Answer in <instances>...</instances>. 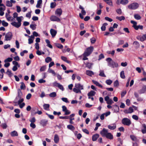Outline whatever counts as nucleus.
<instances>
[{"mask_svg":"<svg viewBox=\"0 0 146 146\" xmlns=\"http://www.w3.org/2000/svg\"><path fill=\"white\" fill-rule=\"evenodd\" d=\"M129 1L128 0H121V4L123 5H125L127 4Z\"/></svg>","mask_w":146,"mask_h":146,"instance_id":"46","label":"nucleus"},{"mask_svg":"<svg viewBox=\"0 0 146 146\" xmlns=\"http://www.w3.org/2000/svg\"><path fill=\"white\" fill-rule=\"evenodd\" d=\"M6 5L7 7H11L12 6V4L11 1H6Z\"/></svg>","mask_w":146,"mask_h":146,"instance_id":"52","label":"nucleus"},{"mask_svg":"<svg viewBox=\"0 0 146 146\" xmlns=\"http://www.w3.org/2000/svg\"><path fill=\"white\" fill-rule=\"evenodd\" d=\"M11 24L12 26L17 28H19L21 25V24L15 21L12 22L11 23Z\"/></svg>","mask_w":146,"mask_h":146,"instance_id":"10","label":"nucleus"},{"mask_svg":"<svg viewBox=\"0 0 146 146\" xmlns=\"http://www.w3.org/2000/svg\"><path fill=\"white\" fill-rule=\"evenodd\" d=\"M12 63L14 65V66H17L18 68L20 67V65L18 64V62L16 61H13Z\"/></svg>","mask_w":146,"mask_h":146,"instance_id":"53","label":"nucleus"},{"mask_svg":"<svg viewBox=\"0 0 146 146\" xmlns=\"http://www.w3.org/2000/svg\"><path fill=\"white\" fill-rule=\"evenodd\" d=\"M86 74L90 76H91L92 75L94 74V72L92 71L88 70L86 71Z\"/></svg>","mask_w":146,"mask_h":146,"instance_id":"24","label":"nucleus"},{"mask_svg":"<svg viewBox=\"0 0 146 146\" xmlns=\"http://www.w3.org/2000/svg\"><path fill=\"white\" fill-rule=\"evenodd\" d=\"M133 45L135 46L136 48H138L140 46V44L138 42L136 41H135L133 43Z\"/></svg>","mask_w":146,"mask_h":146,"instance_id":"28","label":"nucleus"},{"mask_svg":"<svg viewBox=\"0 0 146 146\" xmlns=\"http://www.w3.org/2000/svg\"><path fill=\"white\" fill-rule=\"evenodd\" d=\"M108 133V131L105 128H103L100 132V133L103 137H105Z\"/></svg>","mask_w":146,"mask_h":146,"instance_id":"9","label":"nucleus"},{"mask_svg":"<svg viewBox=\"0 0 146 146\" xmlns=\"http://www.w3.org/2000/svg\"><path fill=\"white\" fill-rule=\"evenodd\" d=\"M62 10L61 9H58L56 10L55 14L58 16L60 17L62 15Z\"/></svg>","mask_w":146,"mask_h":146,"instance_id":"11","label":"nucleus"},{"mask_svg":"<svg viewBox=\"0 0 146 146\" xmlns=\"http://www.w3.org/2000/svg\"><path fill=\"white\" fill-rule=\"evenodd\" d=\"M46 69V66L44 65L42 66L40 68V71L42 72L44 71Z\"/></svg>","mask_w":146,"mask_h":146,"instance_id":"55","label":"nucleus"},{"mask_svg":"<svg viewBox=\"0 0 146 146\" xmlns=\"http://www.w3.org/2000/svg\"><path fill=\"white\" fill-rule=\"evenodd\" d=\"M48 72L49 73H52V74H53L54 76H55L56 75V73L54 71L50 68H49L48 71Z\"/></svg>","mask_w":146,"mask_h":146,"instance_id":"41","label":"nucleus"},{"mask_svg":"<svg viewBox=\"0 0 146 146\" xmlns=\"http://www.w3.org/2000/svg\"><path fill=\"white\" fill-rule=\"evenodd\" d=\"M137 38L138 39H139L141 41H143L145 40V37H143V35L142 37H140L139 39L138 38V37H137Z\"/></svg>","mask_w":146,"mask_h":146,"instance_id":"62","label":"nucleus"},{"mask_svg":"<svg viewBox=\"0 0 146 146\" xmlns=\"http://www.w3.org/2000/svg\"><path fill=\"white\" fill-rule=\"evenodd\" d=\"M73 90L74 92L76 93H81V91L80 90H79L77 88H74L73 89Z\"/></svg>","mask_w":146,"mask_h":146,"instance_id":"43","label":"nucleus"},{"mask_svg":"<svg viewBox=\"0 0 146 146\" xmlns=\"http://www.w3.org/2000/svg\"><path fill=\"white\" fill-rule=\"evenodd\" d=\"M131 23L133 24V25L132 26V27L135 29V28L136 27L137 23L135 21H134L131 20Z\"/></svg>","mask_w":146,"mask_h":146,"instance_id":"42","label":"nucleus"},{"mask_svg":"<svg viewBox=\"0 0 146 146\" xmlns=\"http://www.w3.org/2000/svg\"><path fill=\"white\" fill-rule=\"evenodd\" d=\"M99 135L98 134H95L93 135L92 137V140L93 141H96L99 137Z\"/></svg>","mask_w":146,"mask_h":146,"instance_id":"19","label":"nucleus"},{"mask_svg":"<svg viewBox=\"0 0 146 146\" xmlns=\"http://www.w3.org/2000/svg\"><path fill=\"white\" fill-rule=\"evenodd\" d=\"M17 92L18 96L20 98H21V97L22 95V93L20 89H18Z\"/></svg>","mask_w":146,"mask_h":146,"instance_id":"56","label":"nucleus"},{"mask_svg":"<svg viewBox=\"0 0 146 146\" xmlns=\"http://www.w3.org/2000/svg\"><path fill=\"white\" fill-rule=\"evenodd\" d=\"M108 25V24L107 23H104L101 27V30L103 31H105L106 29V26L107 25Z\"/></svg>","mask_w":146,"mask_h":146,"instance_id":"30","label":"nucleus"},{"mask_svg":"<svg viewBox=\"0 0 146 146\" xmlns=\"http://www.w3.org/2000/svg\"><path fill=\"white\" fill-rule=\"evenodd\" d=\"M114 107V111L115 112H118L119 110V108L118 106L117 105H115Z\"/></svg>","mask_w":146,"mask_h":146,"instance_id":"49","label":"nucleus"},{"mask_svg":"<svg viewBox=\"0 0 146 146\" xmlns=\"http://www.w3.org/2000/svg\"><path fill=\"white\" fill-rule=\"evenodd\" d=\"M130 137L132 141L135 142L137 141V139L135 136L133 135H130Z\"/></svg>","mask_w":146,"mask_h":146,"instance_id":"35","label":"nucleus"},{"mask_svg":"<svg viewBox=\"0 0 146 146\" xmlns=\"http://www.w3.org/2000/svg\"><path fill=\"white\" fill-rule=\"evenodd\" d=\"M75 87L77 88L80 91L81 90L84 89L83 86L80 83L76 84H75Z\"/></svg>","mask_w":146,"mask_h":146,"instance_id":"14","label":"nucleus"},{"mask_svg":"<svg viewBox=\"0 0 146 146\" xmlns=\"http://www.w3.org/2000/svg\"><path fill=\"white\" fill-rule=\"evenodd\" d=\"M23 18L22 16H20L19 17H17L16 18L17 20V21L19 23L21 24V22L22 21V20L21 18Z\"/></svg>","mask_w":146,"mask_h":146,"instance_id":"51","label":"nucleus"},{"mask_svg":"<svg viewBox=\"0 0 146 146\" xmlns=\"http://www.w3.org/2000/svg\"><path fill=\"white\" fill-rule=\"evenodd\" d=\"M2 24L4 27H7L8 25V24L7 23L5 22V21H3L2 22Z\"/></svg>","mask_w":146,"mask_h":146,"instance_id":"54","label":"nucleus"},{"mask_svg":"<svg viewBox=\"0 0 146 146\" xmlns=\"http://www.w3.org/2000/svg\"><path fill=\"white\" fill-rule=\"evenodd\" d=\"M56 6V3L55 2H52L50 3V7L51 8H54Z\"/></svg>","mask_w":146,"mask_h":146,"instance_id":"58","label":"nucleus"},{"mask_svg":"<svg viewBox=\"0 0 146 146\" xmlns=\"http://www.w3.org/2000/svg\"><path fill=\"white\" fill-rule=\"evenodd\" d=\"M49 95L51 97L54 98L56 96V92H54L50 93Z\"/></svg>","mask_w":146,"mask_h":146,"instance_id":"44","label":"nucleus"},{"mask_svg":"<svg viewBox=\"0 0 146 146\" xmlns=\"http://www.w3.org/2000/svg\"><path fill=\"white\" fill-rule=\"evenodd\" d=\"M21 85L20 86V88L22 90H25V89L26 86L23 82H21L20 83Z\"/></svg>","mask_w":146,"mask_h":146,"instance_id":"37","label":"nucleus"},{"mask_svg":"<svg viewBox=\"0 0 146 146\" xmlns=\"http://www.w3.org/2000/svg\"><path fill=\"white\" fill-rule=\"evenodd\" d=\"M53 86L57 87L60 89L62 91L64 90V88L63 86L60 84V83H57L56 82H55L53 84Z\"/></svg>","mask_w":146,"mask_h":146,"instance_id":"6","label":"nucleus"},{"mask_svg":"<svg viewBox=\"0 0 146 146\" xmlns=\"http://www.w3.org/2000/svg\"><path fill=\"white\" fill-rule=\"evenodd\" d=\"M10 135L12 137H15L18 136V134L16 131L15 130L11 132Z\"/></svg>","mask_w":146,"mask_h":146,"instance_id":"20","label":"nucleus"},{"mask_svg":"<svg viewBox=\"0 0 146 146\" xmlns=\"http://www.w3.org/2000/svg\"><path fill=\"white\" fill-rule=\"evenodd\" d=\"M121 122L124 125L129 126L131 124V122L130 120L127 118H124L122 120Z\"/></svg>","mask_w":146,"mask_h":146,"instance_id":"4","label":"nucleus"},{"mask_svg":"<svg viewBox=\"0 0 146 146\" xmlns=\"http://www.w3.org/2000/svg\"><path fill=\"white\" fill-rule=\"evenodd\" d=\"M42 0H38L37 1V4L36 5V7L37 8H41V6L42 4Z\"/></svg>","mask_w":146,"mask_h":146,"instance_id":"22","label":"nucleus"},{"mask_svg":"<svg viewBox=\"0 0 146 146\" xmlns=\"http://www.w3.org/2000/svg\"><path fill=\"white\" fill-rule=\"evenodd\" d=\"M52 60V58L49 57H47L45 59V62L47 63L51 61Z\"/></svg>","mask_w":146,"mask_h":146,"instance_id":"47","label":"nucleus"},{"mask_svg":"<svg viewBox=\"0 0 146 146\" xmlns=\"http://www.w3.org/2000/svg\"><path fill=\"white\" fill-rule=\"evenodd\" d=\"M132 118L136 120H138L139 119L137 115H133L132 116Z\"/></svg>","mask_w":146,"mask_h":146,"instance_id":"59","label":"nucleus"},{"mask_svg":"<svg viewBox=\"0 0 146 146\" xmlns=\"http://www.w3.org/2000/svg\"><path fill=\"white\" fill-rule=\"evenodd\" d=\"M105 137L107 138L110 139H113V135L110 133H108Z\"/></svg>","mask_w":146,"mask_h":146,"instance_id":"21","label":"nucleus"},{"mask_svg":"<svg viewBox=\"0 0 146 146\" xmlns=\"http://www.w3.org/2000/svg\"><path fill=\"white\" fill-rule=\"evenodd\" d=\"M67 127L68 129L72 131H74V130L75 129L74 127L73 126L71 125H68L67 126Z\"/></svg>","mask_w":146,"mask_h":146,"instance_id":"33","label":"nucleus"},{"mask_svg":"<svg viewBox=\"0 0 146 146\" xmlns=\"http://www.w3.org/2000/svg\"><path fill=\"white\" fill-rule=\"evenodd\" d=\"M113 85L115 87L119 85V82L117 80H116L114 82Z\"/></svg>","mask_w":146,"mask_h":146,"instance_id":"64","label":"nucleus"},{"mask_svg":"<svg viewBox=\"0 0 146 146\" xmlns=\"http://www.w3.org/2000/svg\"><path fill=\"white\" fill-rule=\"evenodd\" d=\"M50 32L52 37H54L57 33L56 31L52 29H50Z\"/></svg>","mask_w":146,"mask_h":146,"instance_id":"15","label":"nucleus"},{"mask_svg":"<svg viewBox=\"0 0 146 146\" xmlns=\"http://www.w3.org/2000/svg\"><path fill=\"white\" fill-rule=\"evenodd\" d=\"M45 41L47 44V46L51 48H52V46L50 44V41L48 39H46L45 40Z\"/></svg>","mask_w":146,"mask_h":146,"instance_id":"31","label":"nucleus"},{"mask_svg":"<svg viewBox=\"0 0 146 146\" xmlns=\"http://www.w3.org/2000/svg\"><path fill=\"white\" fill-rule=\"evenodd\" d=\"M50 19L51 21H53L59 22L60 21L59 18L54 15L51 16L50 17Z\"/></svg>","mask_w":146,"mask_h":146,"instance_id":"8","label":"nucleus"},{"mask_svg":"<svg viewBox=\"0 0 146 146\" xmlns=\"http://www.w3.org/2000/svg\"><path fill=\"white\" fill-rule=\"evenodd\" d=\"M64 102L66 103H68L69 102L68 100V99L66 98H62L61 99Z\"/></svg>","mask_w":146,"mask_h":146,"instance_id":"63","label":"nucleus"},{"mask_svg":"<svg viewBox=\"0 0 146 146\" xmlns=\"http://www.w3.org/2000/svg\"><path fill=\"white\" fill-rule=\"evenodd\" d=\"M13 60V59L12 58L9 57L5 60L4 62L5 63H6L8 62H10L12 61Z\"/></svg>","mask_w":146,"mask_h":146,"instance_id":"50","label":"nucleus"},{"mask_svg":"<svg viewBox=\"0 0 146 146\" xmlns=\"http://www.w3.org/2000/svg\"><path fill=\"white\" fill-rule=\"evenodd\" d=\"M94 47L92 46H90L87 48L84 53V55L86 56H89L92 53Z\"/></svg>","mask_w":146,"mask_h":146,"instance_id":"3","label":"nucleus"},{"mask_svg":"<svg viewBox=\"0 0 146 146\" xmlns=\"http://www.w3.org/2000/svg\"><path fill=\"white\" fill-rule=\"evenodd\" d=\"M105 100L107 104L109 105H111L113 102L111 99H110L109 97L108 96H107L105 97Z\"/></svg>","mask_w":146,"mask_h":146,"instance_id":"7","label":"nucleus"},{"mask_svg":"<svg viewBox=\"0 0 146 146\" xmlns=\"http://www.w3.org/2000/svg\"><path fill=\"white\" fill-rule=\"evenodd\" d=\"M79 8L82 10L81 11V14H82L83 15H85L86 14V12L85 11L84 9V8L81 5H80L79 6Z\"/></svg>","mask_w":146,"mask_h":146,"instance_id":"25","label":"nucleus"},{"mask_svg":"<svg viewBox=\"0 0 146 146\" xmlns=\"http://www.w3.org/2000/svg\"><path fill=\"white\" fill-rule=\"evenodd\" d=\"M13 35L11 32L7 33L5 35V41L10 40L12 38Z\"/></svg>","mask_w":146,"mask_h":146,"instance_id":"5","label":"nucleus"},{"mask_svg":"<svg viewBox=\"0 0 146 146\" xmlns=\"http://www.w3.org/2000/svg\"><path fill=\"white\" fill-rule=\"evenodd\" d=\"M120 76L121 77L123 78L124 79L125 78V75L124 72V71H122L120 73Z\"/></svg>","mask_w":146,"mask_h":146,"instance_id":"40","label":"nucleus"},{"mask_svg":"<svg viewBox=\"0 0 146 146\" xmlns=\"http://www.w3.org/2000/svg\"><path fill=\"white\" fill-rule=\"evenodd\" d=\"M135 29L136 30H138L139 29L141 30H142L143 28V26L142 25H137Z\"/></svg>","mask_w":146,"mask_h":146,"instance_id":"48","label":"nucleus"},{"mask_svg":"<svg viewBox=\"0 0 146 146\" xmlns=\"http://www.w3.org/2000/svg\"><path fill=\"white\" fill-rule=\"evenodd\" d=\"M106 82L108 85H110L112 83V81L110 79L106 81Z\"/></svg>","mask_w":146,"mask_h":146,"instance_id":"57","label":"nucleus"},{"mask_svg":"<svg viewBox=\"0 0 146 146\" xmlns=\"http://www.w3.org/2000/svg\"><path fill=\"white\" fill-rule=\"evenodd\" d=\"M61 58L62 60L68 63H70V61L67 60V58L66 57L64 56H61Z\"/></svg>","mask_w":146,"mask_h":146,"instance_id":"32","label":"nucleus"},{"mask_svg":"<svg viewBox=\"0 0 146 146\" xmlns=\"http://www.w3.org/2000/svg\"><path fill=\"white\" fill-rule=\"evenodd\" d=\"M29 121L31 123H34L36 121V119L34 117H33L31 119H30Z\"/></svg>","mask_w":146,"mask_h":146,"instance_id":"60","label":"nucleus"},{"mask_svg":"<svg viewBox=\"0 0 146 146\" xmlns=\"http://www.w3.org/2000/svg\"><path fill=\"white\" fill-rule=\"evenodd\" d=\"M93 65V64L92 63L87 62L86 64V66L89 69H90L92 68Z\"/></svg>","mask_w":146,"mask_h":146,"instance_id":"36","label":"nucleus"},{"mask_svg":"<svg viewBox=\"0 0 146 146\" xmlns=\"http://www.w3.org/2000/svg\"><path fill=\"white\" fill-rule=\"evenodd\" d=\"M106 60L108 62V66L112 68H117L118 66V64L113 61L110 58H107Z\"/></svg>","mask_w":146,"mask_h":146,"instance_id":"1","label":"nucleus"},{"mask_svg":"<svg viewBox=\"0 0 146 146\" xmlns=\"http://www.w3.org/2000/svg\"><path fill=\"white\" fill-rule=\"evenodd\" d=\"M116 19L120 21L122 20H124L125 19V17L123 16H121L120 17L117 16L116 17Z\"/></svg>","mask_w":146,"mask_h":146,"instance_id":"38","label":"nucleus"},{"mask_svg":"<svg viewBox=\"0 0 146 146\" xmlns=\"http://www.w3.org/2000/svg\"><path fill=\"white\" fill-rule=\"evenodd\" d=\"M6 74L8 75V76L11 78L13 75V74L11 72V71H10L9 69L7 70V71L6 73Z\"/></svg>","mask_w":146,"mask_h":146,"instance_id":"27","label":"nucleus"},{"mask_svg":"<svg viewBox=\"0 0 146 146\" xmlns=\"http://www.w3.org/2000/svg\"><path fill=\"white\" fill-rule=\"evenodd\" d=\"M146 91V86L143 85L141 89L138 91V92L139 94H143L145 93Z\"/></svg>","mask_w":146,"mask_h":146,"instance_id":"12","label":"nucleus"},{"mask_svg":"<svg viewBox=\"0 0 146 146\" xmlns=\"http://www.w3.org/2000/svg\"><path fill=\"white\" fill-rule=\"evenodd\" d=\"M96 92L93 90H91L88 94V96H93L96 94Z\"/></svg>","mask_w":146,"mask_h":146,"instance_id":"23","label":"nucleus"},{"mask_svg":"<svg viewBox=\"0 0 146 146\" xmlns=\"http://www.w3.org/2000/svg\"><path fill=\"white\" fill-rule=\"evenodd\" d=\"M48 122V120L46 119H43L40 121V124L43 126L46 125Z\"/></svg>","mask_w":146,"mask_h":146,"instance_id":"16","label":"nucleus"},{"mask_svg":"<svg viewBox=\"0 0 146 146\" xmlns=\"http://www.w3.org/2000/svg\"><path fill=\"white\" fill-rule=\"evenodd\" d=\"M59 139L58 135L57 134H55L54 136V140L55 143H58L59 141Z\"/></svg>","mask_w":146,"mask_h":146,"instance_id":"18","label":"nucleus"},{"mask_svg":"<svg viewBox=\"0 0 146 146\" xmlns=\"http://www.w3.org/2000/svg\"><path fill=\"white\" fill-rule=\"evenodd\" d=\"M50 105L48 104H44L43 105V108L44 110H49Z\"/></svg>","mask_w":146,"mask_h":146,"instance_id":"29","label":"nucleus"},{"mask_svg":"<svg viewBox=\"0 0 146 146\" xmlns=\"http://www.w3.org/2000/svg\"><path fill=\"white\" fill-rule=\"evenodd\" d=\"M139 7V4L136 2L132 3L127 6L128 8L131 10H135L137 9Z\"/></svg>","mask_w":146,"mask_h":146,"instance_id":"2","label":"nucleus"},{"mask_svg":"<svg viewBox=\"0 0 146 146\" xmlns=\"http://www.w3.org/2000/svg\"><path fill=\"white\" fill-rule=\"evenodd\" d=\"M99 75L102 77H106V76L105 75L104 71L102 70H100V74Z\"/></svg>","mask_w":146,"mask_h":146,"instance_id":"39","label":"nucleus"},{"mask_svg":"<svg viewBox=\"0 0 146 146\" xmlns=\"http://www.w3.org/2000/svg\"><path fill=\"white\" fill-rule=\"evenodd\" d=\"M134 16L135 18L137 20L140 19L141 18L140 16L138 14H135Z\"/></svg>","mask_w":146,"mask_h":146,"instance_id":"45","label":"nucleus"},{"mask_svg":"<svg viewBox=\"0 0 146 146\" xmlns=\"http://www.w3.org/2000/svg\"><path fill=\"white\" fill-rule=\"evenodd\" d=\"M5 17L7 19L8 21H13V17H11L9 13H6Z\"/></svg>","mask_w":146,"mask_h":146,"instance_id":"13","label":"nucleus"},{"mask_svg":"<svg viewBox=\"0 0 146 146\" xmlns=\"http://www.w3.org/2000/svg\"><path fill=\"white\" fill-rule=\"evenodd\" d=\"M5 6L3 4H0V11H4L5 9Z\"/></svg>","mask_w":146,"mask_h":146,"instance_id":"34","label":"nucleus"},{"mask_svg":"<svg viewBox=\"0 0 146 146\" xmlns=\"http://www.w3.org/2000/svg\"><path fill=\"white\" fill-rule=\"evenodd\" d=\"M36 25H33L31 24L30 25V27L33 30H35L36 29Z\"/></svg>","mask_w":146,"mask_h":146,"instance_id":"61","label":"nucleus"},{"mask_svg":"<svg viewBox=\"0 0 146 146\" xmlns=\"http://www.w3.org/2000/svg\"><path fill=\"white\" fill-rule=\"evenodd\" d=\"M108 127L111 130H114L116 128V126L115 124L113 123L111 124L110 125H108Z\"/></svg>","mask_w":146,"mask_h":146,"instance_id":"17","label":"nucleus"},{"mask_svg":"<svg viewBox=\"0 0 146 146\" xmlns=\"http://www.w3.org/2000/svg\"><path fill=\"white\" fill-rule=\"evenodd\" d=\"M92 82L93 83L95 84L96 86H97L100 88H102V86L98 82H97V81L93 80L92 81Z\"/></svg>","mask_w":146,"mask_h":146,"instance_id":"26","label":"nucleus"}]
</instances>
